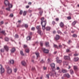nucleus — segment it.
I'll use <instances>...</instances> for the list:
<instances>
[{"label":"nucleus","mask_w":79,"mask_h":79,"mask_svg":"<svg viewBox=\"0 0 79 79\" xmlns=\"http://www.w3.org/2000/svg\"><path fill=\"white\" fill-rule=\"evenodd\" d=\"M41 24L42 26V29L43 30H45V26L47 24V20L45 19L44 22H41Z\"/></svg>","instance_id":"nucleus-1"},{"label":"nucleus","mask_w":79,"mask_h":79,"mask_svg":"<svg viewBox=\"0 0 79 79\" xmlns=\"http://www.w3.org/2000/svg\"><path fill=\"white\" fill-rule=\"evenodd\" d=\"M64 59L65 60H69V61L71 60V58L70 57H69V56H64Z\"/></svg>","instance_id":"nucleus-2"},{"label":"nucleus","mask_w":79,"mask_h":79,"mask_svg":"<svg viewBox=\"0 0 79 79\" xmlns=\"http://www.w3.org/2000/svg\"><path fill=\"white\" fill-rule=\"evenodd\" d=\"M10 51L11 53H13L16 51V48L15 47L12 48Z\"/></svg>","instance_id":"nucleus-3"},{"label":"nucleus","mask_w":79,"mask_h":79,"mask_svg":"<svg viewBox=\"0 0 79 79\" xmlns=\"http://www.w3.org/2000/svg\"><path fill=\"white\" fill-rule=\"evenodd\" d=\"M44 52V53H48V50H47L45 49V48H42Z\"/></svg>","instance_id":"nucleus-4"},{"label":"nucleus","mask_w":79,"mask_h":79,"mask_svg":"<svg viewBox=\"0 0 79 79\" xmlns=\"http://www.w3.org/2000/svg\"><path fill=\"white\" fill-rule=\"evenodd\" d=\"M45 29L46 31H50V29H51V27L49 26H47L45 28Z\"/></svg>","instance_id":"nucleus-5"},{"label":"nucleus","mask_w":79,"mask_h":79,"mask_svg":"<svg viewBox=\"0 0 79 79\" xmlns=\"http://www.w3.org/2000/svg\"><path fill=\"white\" fill-rule=\"evenodd\" d=\"M64 77H66L67 78H69L70 77V75H69V74L67 73L64 75Z\"/></svg>","instance_id":"nucleus-6"},{"label":"nucleus","mask_w":79,"mask_h":79,"mask_svg":"<svg viewBox=\"0 0 79 79\" xmlns=\"http://www.w3.org/2000/svg\"><path fill=\"white\" fill-rule=\"evenodd\" d=\"M60 39V36L58 35H56L55 37V40L57 41V40H58Z\"/></svg>","instance_id":"nucleus-7"},{"label":"nucleus","mask_w":79,"mask_h":79,"mask_svg":"<svg viewBox=\"0 0 79 79\" xmlns=\"http://www.w3.org/2000/svg\"><path fill=\"white\" fill-rule=\"evenodd\" d=\"M4 48L5 49L6 51L7 52H8L9 50V48H8V47L6 45L4 46Z\"/></svg>","instance_id":"nucleus-8"},{"label":"nucleus","mask_w":79,"mask_h":79,"mask_svg":"<svg viewBox=\"0 0 79 79\" xmlns=\"http://www.w3.org/2000/svg\"><path fill=\"white\" fill-rule=\"evenodd\" d=\"M4 3L6 6L8 5L9 4V2L7 0H5Z\"/></svg>","instance_id":"nucleus-9"},{"label":"nucleus","mask_w":79,"mask_h":79,"mask_svg":"<svg viewBox=\"0 0 79 79\" xmlns=\"http://www.w3.org/2000/svg\"><path fill=\"white\" fill-rule=\"evenodd\" d=\"M12 72V69H8L7 71V73L9 74H11Z\"/></svg>","instance_id":"nucleus-10"},{"label":"nucleus","mask_w":79,"mask_h":79,"mask_svg":"<svg viewBox=\"0 0 79 79\" xmlns=\"http://www.w3.org/2000/svg\"><path fill=\"white\" fill-rule=\"evenodd\" d=\"M21 64L22 65L24 66H26V63L24 61H23L22 62Z\"/></svg>","instance_id":"nucleus-11"},{"label":"nucleus","mask_w":79,"mask_h":79,"mask_svg":"<svg viewBox=\"0 0 79 79\" xmlns=\"http://www.w3.org/2000/svg\"><path fill=\"white\" fill-rule=\"evenodd\" d=\"M77 23V21H74V22H73L72 23V25L73 26H74L76 23Z\"/></svg>","instance_id":"nucleus-12"},{"label":"nucleus","mask_w":79,"mask_h":79,"mask_svg":"<svg viewBox=\"0 0 79 79\" xmlns=\"http://www.w3.org/2000/svg\"><path fill=\"white\" fill-rule=\"evenodd\" d=\"M37 33L38 34H40V35H42V31L41 30H38Z\"/></svg>","instance_id":"nucleus-13"},{"label":"nucleus","mask_w":79,"mask_h":79,"mask_svg":"<svg viewBox=\"0 0 79 79\" xmlns=\"http://www.w3.org/2000/svg\"><path fill=\"white\" fill-rule=\"evenodd\" d=\"M50 66L52 69H54L55 68V64H50Z\"/></svg>","instance_id":"nucleus-14"},{"label":"nucleus","mask_w":79,"mask_h":79,"mask_svg":"<svg viewBox=\"0 0 79 79\" xmlns=\"http://www.w3.org/2000/svg\"><path fill=\"white\" fill-rule=\"evenodd\" d=\"M60 26L61 27H64V23L63 22H61L60 23Z\"/></svg>","instance_id":"nucleus-15"},{"label":"nucleus","mask_w":79,"mask_h":79,"mask_svg":"<svg viewBox=\"0 0 79 79\" xmlns=\"http://www.w3.org/2000/svg\"><path fill=\"white\" fill-rule=\"evenodd\" d=\"M36 28L38 30H41V26L40 25L37 26Z\"/></svg>","instance_id":"nucleus-16"},{"label":"nucleus","mask_w":79,"mask_h":79,"mask_svg":"<svg viewBox=\"0 0 79 79\" xmlns=\"http://www.w3.org/2000/svg\"><path fill=\"white\" fill-rule=\"evenodd\" d=\"M73 60L74 61H77L79 60V58L78 57H75L74 58Z\"/></svg>","instance_id":"nucleus-17"},{"label":"nucleus","mask_w":79,"mask_h":79,"mask_svg":"<svg viewBox=\"0 0 79 79\" xmlns=\"http://www.w3.org/2000/svg\"><path fill=\"white\" fill-rule=\"evenodd\" d=\"M14 60H10L9 61V63H10L11 64H14Z\"/></svg>","instance_id":"nucleus-18"},{"label":"nucleus","mask_w":79,"mask_h":79,"mask_svg":"<svg viewBox=\"0 0 79 79\" xmlns=\"http://www.w3.org/2000/svg\"><path fill=\"white\" fill-rule=\"evenodd\" d=\"M31 36H29L27 37V40H31Z\"/></svg>","instance_id":"nucleus-19"},{"label":"nucleus","mask_w":79,"mask_h":79,"mask_svg":"<svg viewBox=\"0 0 79 79\" xmlns=\"http://www.w3.org/2000/svg\"><path fill=\"white\" fill-rule=\"evenodd\" d=\"M45 44L46 47H49V43L48 42H46L45 43Z\"/></svg>","instance_id":"nucleus-20"},{"label":"nucleus","mask_w":79,"mask_h":79,"mask_svg":"<svg viewBox=\"0 0 79 79\" xmlns=\"http://www.w3.org/2000/svg\"><path fill=\"white\" fill-rule=\"evenodd\" d=\"M35 54L36 55L37 57H39V52H36Z\"/></svg>","instance_id":"nucleus-21"},{"label":"nucleus","mask_w":79,"mask_h":79,"mask_svg":"<svg viewBox=\"0 0 79 79\" xmlns=\"http://www.w3.org/2000/svg\"><path fill=\"white\" fill-rule=\"evenodd\" d=\"M56 61L58 63H61L62 62V60H56Z\"/></svg>","instance_id":"nucleus-22"},{"label":"nucleus","mask_w":79,"mask_h":79,"mask_svg":"<svg viewBox=\"0 0 79 79\" xmlns=\"http://www.w3.org/2000/svg\"><path fill=\"white\" fill-rule=\"evenodd\" d=\"M26 14H27V11H24L23 14V16H26Z\"/></svg>","instance_id":"nucleus-23"},{"label":"nucleus","mask_w":79,"mask_h":79,"mask_svg":"<svg viewBox=\"0 0 79 79\" xmlns=\"http://www.w3.org/2000/svg\"><path fill=\"white\" fill-rule=\"evenodd\" d=\"M0 69H4V68L2 64H0Z\"/></svg>","instance_id":"nucleus-24"},{"label":"nucleus","mask_w":79,"mask_h":79,"mask_svg":"<svg viewBox=\"0 0 79 79\" xmlns=\"http://www.w3.org/2000/svg\"><path fill=\"white\" fill-rule=\"evenodd\" d=\"M5 72L4 69H1V74H3V73H4Z\"/></svg>","instance_id":"nucleus-25"},{"label":"nucleus","mask_w":79,"mask_h":79,"mask_svg":"<svg viewBox=\"0 0 79 79\" xmlns=\"http://www.w3.org/2000/svg\"><path fill=\"white\" fill-rule=\"evenodd\" d=\"M44 19H45L44 18V17H42L41 19V22H44Z\"/></svg>","instance_id":"nucleus-26"},{"label":"nucleus","mask_w":79,"mask_h":79,"mask_svg":"<svg viewBox=\"0 0 79 79\" xmlns=\"http://www.w3.org/2000/svg\"><path fill=\"white\" fill-rule=\"evenodd\" d=\"M70 72L71 74H74V72L73 70L72 69H71L70 70Z\"/></svg>","instance_id":"nucleus-27"},{"label":"nucleus","mask_w":79,"mask_h":79,"mask_svg":"<svg viewBox=\"0 0 79 79\" xmlns=\"http://www.w3.org/2000/svg\"><path fill=\"white\" fill-rule=\"evenodd\" d=\"M73 68L74 69H78V67L76 66H73Z\"/></svg>","instance_id":"nucleus-28"},{"label":"nucleus","mask_w":79,"mask_h":79,"mask_svg":"<svg viewBox=\"0 0 79 79\" xmlns=\"http://www.w3.org/2000/svg\"><path fill=\"white\" fill-rule=\"evenodd\" d=\"M9 38L7 37H6L5 38V40H6V41H9Z\"/></svg>","instance_id":"nucleus-29"},{"label":"nucleus","mask_w":79,"mask_h":79,"mask_svg":"<svg viewBox=\"0 0 79 79\" xmlns=\"http://www.w3.org/2000/svg\"><path fill=\"white\" fill-rule=\"evenodd\" d=\"M8 5L9 6V8H12V7H13V6H12V5L10 3H9Z\"/></svg>","instance_id":"nucleus-30"},{"label":"nucleus","mask_w":79,"mask_h":79,"mask_svg":"<svg viewBox=\"0 0 79 79\" xmlns=\"http://www.w3.org/2000/svg\"><path fill=\"white\" fill-rule=\"evenodd\" d=\"M23 10H20V12L19 13V14L20 15H22V14H23Z\"/></svg>","instance_id":"nucleus-31"},{"label":"nucleus","mask_w":79,"mask_h":79,"mask_svg":"<svg viewBox=\"0 0 79 79\" xmlns=\"http://www.w3.org/2000/svg\"><path fill=\"white\" fill-rule=\"evenodd\" d=\"M73 37H77V35L76 34H73Z\"/></svg>","instance_id":"nucleus-32"},{"label":"nucleus","mask_w":79,"mask_h":79,"mask_svg":"<svg viewBox=\"0 0 79 79\" xmlns=\"http://www.w3.org/2000/svg\"><path fill=\"white\" fill-rule=\"evenodd\" d=\"M43 44H44V42H40V46H41V47H42V46H43Z\"/></svg>","instance_id":"nucleus-33"},{"label":"nucleus","mask_w":79,"mask_h":79,"mask_svg":"<svg viewBox=\"0 0 79 79\" xmlns=\"http://www.w3.org/2000/svg\"><path fill=\"white\" fill-rule=\"evenodd\" d=\"M23 26L26 28L28 27V25L27 24H24Z\"/></svg>","instance_id":"nucleus-34"},{"label":"nucleus","mask_w":79,"mask_h":79,"mask_svg":"<svg viewBox=\"0 0 79 79\" xmlns=\"http://www.w3.org/2000/svg\"><path fill=\"white\" fill-rule=\"evenodd\" d=\"M26 52H27V53H29V49H27L25 50Z\"/></svg>","instance_id":"nucleus-35"},{"label":"nucleus","mask_w":79,"mask_h":79,"mask_svg":"<svg viewBox=\"0 0 79 79\" xmlns=\"http://www.w3.org/2000/svg\"><path fill=\"white\" fill-rule=\"evenodd\" d=\"M62 71L63 73H66L67 72V70L65 69L62 70Z\"/></svg>","instance_id":"nucleus-36"},{"label":"nucleus","mask_w":79,"mask_h":79,"mask_svg":"<svg viewBox=\"0 0 79 79\" xmlns=\"http://www.w3.org/2000/svg\"><path fill=\"white\" fill-rule=\"evenodd\" d=\"M20 54L22 56H23L24 53H23V51H20Z\"/></svg>","instance_id":"nucleus-37"},{"label":"nucleus","mask_w":79,"mask_h":79,"mask_svg":"<svg viewBox=\"0 0 79 79\" xmlns=\"http://www.w3.org/2000/svg\"><path fill=\"white\" fill-rule=\"evenodd\" d=\"M1 52H4V51H5V49L4 48H2L0 50Z\"/></svg>","instance_id":"nucleus-38"},{"label":"nucleus","mask_w":79,"mask_h":79,"mask_svg":"<svg viewBox=\"0 0 79 79\" xmlns=\"http://www.w3.org/2000/svg\"><path fill=\"white\" fill-rule=\"evenodd\" d=\"M15 38L17 39V38H19V36L17 34H16L15 35Z\"/></svg>","instance_id":"nucleus-39"},{"label":"nucleus","mask_w":79,"mask_h":79,"mask_svg":"<svg viewBox=\"0 0 79 79\" xmlns=\"http://www.w3.org/2000/svg\"><path fill=\"white\" fill-rule=\"evenodd\" d=\"M66 52H70L71 51H70V49H67L66 50Z\"/></svg>","instance_id":"nucleus-40"},{"label":"nucleus","mask_w":79,"mask_h":79,"mask_svg":"<svg viewBox=\"0 0 79 79\" xmlns=\"http://www.w3.org/2000/svg\"><path fill=\"white\" fill-rule=\"evenodd\" d=\"M40 15H42V13H43V10H41L39 12Z\"/></svg>","instance_id":"nucleus-41"},{"label":"nucleus","mask_w":79,"mask_h":79,"mask_svg":"<svg viewBox=\"0 0 79 79\" xmlns=\"http://www.w3.org/2000/svg\"><path fill=\"white\" fill-rule=\"evenodd\" d=\"M35 27H32L31 28V31H35Z\"/></svg>","instance_id":"nucleus-42"},{"label":"nucleus","mask_w":79,"mask_h":79,"mask_svg":"<svg viewBox=\"0 0 79 79\" xmlns=\"http://www.w3.org/2000/svg\"><path fill=\"white\" fill-rule=\"evenodd\" d=\"M54 47L55 48H58V46H57L56 45L54 44Z\"/></svg>","instance_id":"nucleus-43"},{"label":"nucleus","mask_w":79,"mask_h":79,"mask_svg":"<svg viewBox=\"0 0 79 79\" xmlns=\"http://www.w3.org/2000/svg\"><path fill=\"white\" fill-rule=\"evenodd\" d=\"M10 7L7 8L6 9V10H8V11H10Z\"/></svg>","instance_id":"nucleus-44"},{"label":"nucleus","mask_w":79,"mask_h":79,"mask_svg":"<svg viewBox=\"0 0 79 79\" xmlns=\"http://www.w3.org/2000/svg\"><path fill=\"white\" fill-rule=\"evenodd\" d=\"M67 19H71V17L70 16L67 17Z\"/></svg>","instance_id":"nucleus-45"},{"label":"nucleus","mask_w":79,"mask_h":79,"mask_svg":"<svg viewBox=\"0 0 79 79\" xmlns=\"http://www.w3.org/2000/svg\"><path fill=\"white\" fill-rule=\"evenodd\" d=\"M28 12H29V13H32V11L30 10H28Z\"/></svg>","instance_id":"nucleus-46"},{"label":"nucleus","mask_w":79,"mask_h":79,"mask_svg":"<svg viewBox=\"0 0 79 79\" xmlns=\"http://www.w3.org/2000/svg\"><path fill=\"white\" fill-rule=\"evenodd\" d=\"M5 31H1L0 32V33H2V34H5Z\"/></svg>","instance_id":"nucleus-47"},{"label":"nucleus","mask_w":79,"mask_h":79,"mask_svg":"<svg viewBox=\"0 0 79 79\" xmlns=\"http://www.w3.org/2000/svg\"><path fill=\"white\" fill-rule=\"evenodd\" d=\"M27 45H24V48H27Z\"/></svg>","instance_id":"nucleus-48"},{"label":"nucleus","mask_w":79,"mask_h":79,"mask_svg":"<svg viewBox=\"0 0 79 79\" xmlns=\"http://www.w3.org/2000/svg\"><path fill=\"white\" fill-rule=\"evenodd\" d=\"M57 32L58 34H60V33H61V31H60L58 30Z\"/></svg>","instance_id":"nucleus-49"},{"label":"nucleus","mask_w":79,"mask_h":79,"mask_svg":"<svg viewBox=\"0 0 79 79\" xmlns=\"http://www.w3.org/2000/svg\"><path fill=\"white\" fill-rule=\"evenodd\" d=\"M10 16V17H13V14H11Z\"/></svg>","instance_id":"nucleus-50"},{"label":"nucleus","mask_w":79,"mask_h":79,"mask_svg":"<svg viewBox=\"0 0 79 79\" xmlns=\"http://www.w3.org/2000/svg\"><path fill=\"white\" fill-rule=\"evenodd\" d=\"M38 10H39V11H41V10H43L42 9V8H38Z\"/></svg>","instance_id":"nucleus-51"},{"label":"nucleus","mask_w":79,"mask_h":79,"mask_svg":"<svg viewBox=\"0 0 79 79\" xmlns=\"http://www.w3.org/2000/svg\"><path fill=\"white\" fill-rule=\"evenodd\" d=\"M71 42H72V41H71V40H69V44H70V43H71Z\"/></svg>","instance_id":"nucleus-52"},{"label":"nucleus","mask_w":79,"mask_h":79,"mask_svg":"<svg viewBox=\"0 0 79 79\" xmlns=\"http://www.w3.org/2000/svg\"><path fill=\"white\" fill-rule=\"evenodd\" d=\"M20 26H21V25H20V24H19V25H17V27H20Z\"/></svg>","instance_id":"nucleus-53"},{"label":"nucleus","mask_w":79,"mask_h":79,"mask_svg":"<svg viewBox=\"0 0 79 79\" xmlns=\"http://www.w3.org/2000/svg\"><path fill=\"white\" fill-rule=\"evenodd\" d=\"M74 55L75 56H78V54L77 53H75Z\"/></svg>","instance_id":"nucleus-54"},{"label":"nucleus","mask_w":79,"mask_h":79,"mask_svg":"<svg viewBox=\"0 0 79 79\" xmlns=\"http://www.w3.org/2000/svg\"><path fill=\"white\" fill-rule=\"evenodd\" d=\"M52 24H53V25L55 24V22L54 21H52Z\"/></svg>","instance_id":"nucleus-55"},{"label":"nucleus","mask_w":79,"mask_h":79,"mask_svg":"<svg viewBox=\"0 0 79 79\" xmlns=\"http://www.w3.org/2000/svg\"><path fill=\"white\" fill-rule=\"evenodd\" d=\"M59 20V19L58 18H57L56 19V21H58Z\"/></svg>","instance_id":"nucleus-56"},{"label":"nucleus","mask_w":79,"mask_h":79,"mask_svg":"<svg viewBox=\"0 0 79 79\" xmlns=\"http://www.w3.org/2000/svg\"><path fill=\"white\" fill-rule=\"evenodd\" d=\"M59 47H60V48H62V45L60 44L59 45Z\"/></svg>","instance_id":"nucleus-57"},{"label":"nucleus","mask_w":79,"mask_h":79,"mask_svg":"<svg viewBox=\"0 0 79 79\" xmlns=\"http://www.w3.org/2000/svg\"><path fill=\"white\" fill-rule=\"evenodd\" d=\"M14 71L15 73H16L17 71V70L16 69H14Z\"/></svg>","instance_id":"nucleus-58"},{"label":"nucleus","mask_w":79,"mask_h":79,"mask_svg":"<svg viewBox=\"0 0 79 79\" xmlns=\"http://www.w3.org/2000/svg\"><path fill=\"white\" fill-rule=\"evenodd\" d=\"M46 77H48V78H49V76L48 75H46Z\"/></svg>","instance_id":"nucleus-59"},{"label":"nucleus","mask_w":79,"mask_h":79,"mask_svg":"<svg viewBox=\"0 0 79 79\" xmlns=\"http://www.w3.org/2000/svg\"><path fill=\"white\" fill-rule=\"evenodd\" d=\"M28 5H31V4H32V2H29L28 3Z\"/></svg>","instance_id":"nucleus-60"},{"label":"nucleus","mask_w":79,"mask_h":79,"mask_svg":"<svg viewBox=\"0 0 79 79\" xmlns=\"http://www.w3.org/2000/svg\"><path fill=\"white\" fill-rule=\"evenodd\" d=\"M18 23H21V20H19L18 21Z\"/></svg>","instance_id":"nucleus-61"},{"label":"nucleus","mask_w":79,"mask_h":79,"mask_svg":"<svg viewBox=\"0 0 79 79\" xmlns=\"http://www.w3.org/2000/svg\"><path fill=\"white\" fill-rule=\"evenodd\" d=\"M47 69V67H44V69Z\"/></svg>","instance_id":"nucleus-62"},{"label":"nucleus","mask_w":79,"mask_h":79,"mask_svg":"<svg viewBox=\"0 0 79 79\" xmlns=\"http://www.w3.org/2000/svg\"><path fill=\"white\" fill-rule=\"evenodd\" d=\"M26 7L27 8H29V6H27Z\"/></svg>","instance_id":"nucleus-63"},{"label":"nucleus","mask_w":79,"mask_h":79,"mask_svg":"<svg viewBox=\"0 0 79 79\" xmlns=\"http://www.w3.org/2000/svg\"><path fill=\"white\" fill-rule=\"evenodd\" d=\"M56 69H60V67H57Z\"/></svg>","instance_id":"nucleus-64"}]
</instances>
